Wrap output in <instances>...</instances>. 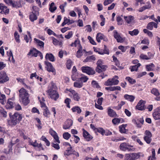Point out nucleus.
Returning a JSON list of instances; mask_svg holds the SVG:
<instances>
[{
  "instance_id": "f257e3e1",
  "label": "nucleus",
  "mask_w": 160,
  "mask_h": 160,
  "mask_svg": "<svg viewBox=\"0 0 160 160\" xmlns=\"http://www.w3.org/2000/svg\"><path fill=\"white\" fill-rule=\"evenodd\" d=\"M10 113L9 115L10 119L8 121V123L9 125L11 127H14L22 119V115L18 112L15 113L13 115Z\"/></svg>"
},
{
  "instance_id": "f03ea898",
  "label": "nucleus",
  "mask_w": 160,
  "mask_h": 160,
  "mask_svg": "<svg viewBox=\"0 0 160 160\" xmlns=\"http://www.w3.org/2000/svg\"><path fill=\"white\" fill-rule=\"evenodd\" d=\"M19 101L24 105H27L29 102V95L27 91L23 88H22L19 91Z\"/></svg>"
},
{
  "instance_id": "7ed1b4c3",
  "label": "nucleus",
  "mask_w": 160,
  "mask_h": 160,
  "mask_svg": "<svg viewBox=\"0 0 160 160\" xmlns=\"http://www.w3.org/2000/svg\"><path fill=\"white\" fill-rule=\"evenodd\" d=\"M50 85L48 90V93L52 99L56 100L59 97L58 93L56 90V86L53 82H51Z\"/></svg>"
},
{
  "instance_id": "20e7f679",
  "label": "nucleus",
  "mask_w": 160,
  "mask_h": 160,
  "mask_svg": "<svg viewBox=\"0 0 160 160\" xmlns=\"http://www.w3.org/2000/svg\"><path fill=\"white\" fill-rule=\"evenodd\" d=\"M71 46L77 47L78 50L77 52V56L80 58L82 55V48L81 45L80 43V41H75L74 43H72L71 44Z\"/></svg>"
},
{
  "instance_id": "39448f33",
  "label": "nucleus",
  "mask_w": 160,
  "mask_h": 160,
  "mask_svg": "<svg viewBox=\"0 0 160 160\" xmlns=\"http://www.w3.org/2000/svg\"><path fill=\"white\" fill-rule=\"evenodd\" d=\"M140 152L130 153L126 154L125 158L126 160H135L139 158L140 157Z\"/></svg>"
},
{
  "instance_id": "423d86ee",
  "label": "nucleus",
  "mask_w": 160,
  "mask_h": 160,
  "mask_svg": "<svg viewBox=\"0 0 160 160\" xmlns=\"http://www.w3.org/2000/svg\"><path fill=\"white\" fill-rule=\"evenodd\" d=\"M81 70L83 72L89 75H94L96 72L94 69L88 66H82L81 68Z\"/></svg>"
},
{
  "instance_id": "0eeeda50",
  "label": "nucleus",
  "mask_w": 160,
  "mask_h": 160,
  "mask_svg": "<svg viewBox=\"0 0 160 160\" xmlns=\"http://www.w3.org/2000/svg\"><path fill=\"white\" fill-rule=\"evenodd\" d=\"M144 133L145 136L143 137L144 140L147 144H149L152 140V134L151 132L148 130H146Z\"/></svg>"
},
{
  "instance_id": "6e6552de",
  "label": "nucleus",
  "mask_w": 160,
  "mask_h": 160,
  "mask_svg": "<svg viewBox=\"0 0 160 160\" xmlns=\"http://www.w3.org/2000/svg\"><path fill=\"white\" fill-rule=\"evenodd\" d=\"M44 63L46 65L47 70L49 72H52L54 75L56 74V70L52 64L48 61H45Z\"/></svg>"
},
{
  "instance_id": "1a4fd4ad",
  "label": "nucleus",
  "mask_w": 160,
  "mask_h": 160,
  "mask_svg": "<svg viewBox=\"0 0 160 160\" xmlns=\"http://www.w3.org/2000/svg\"><path fill=\"white\" fill-rule=\"evenodd\" d=\"M132 146L127 144L125 142L122 143L120 145L119 147L120 150L122 151H125L128 150L129 151H132V149L130 148V147H132Z\"/></svg>"
},
{
  "instance_id": "9d476101",
  "label": "nucleus",
  "mask_w": 160,
  "mask_h": 160,
  "mask_svg": "<svg viewBox=\"0 0 160 160\" xmlns=\"http://www.w3.org/2000/svg\"><path fill=\"white\" fill-rule=\"evenodd\" d=\"M145 101L141 100L138 102L136 107V109L140 111H143L146 109L145 107Z\"/></svg>"
},
{
  "instance_id": "9b49d317",
  "label": "nucleus",
  "mask_w": 160,
  "mask_h": 160,
  "mask_svg": "<svg viewBox=\"0 0 160 160\" xmlns=\"http://www.w3.org/2000/svg\"><path fill=\"white\" fill-rule=\"evenodd\" d=\"M144 122V121L142 117L132 120V122L136 125L137 127L138 128H141L142 125L143 124Z\"/></svg>"
},
{
  "instance_id": "f8f14e48",
  "label": "nucleus",
  "mask_w": 160,
  "mask_h": 160,
  "mask_svg": "<svg viewBox=\"0 0 160 160\" xmlns=\"http://www.w3.org/2000/svg\"><path fill=\"white\" fill-rule=\"evenodd\" d=\"M72 98L75 101H78L80 98L79 95L74 90H71Z\"/></svg>"
},
{
  "instance_id": "ddd939ff",
  "label": "nucleus",
  "mask_w": 160,
  "mask_h": 160,
  "mask_svg": "<svg viewBox=\"0 0 160 160\" xmlns=\"http://www.w3.org/2000/svg\"><path fill=\"white\" fill-rule=\"evenodd\" d=\"M153 118L156 120L160 119V107L157 108L152 113Z\"/></svg>"
},
{
  "instance_id": "4468645a",
  "label": "nucleus",
  "mask_w": 160,
  "mask_h": 160,
  "mask_svg": "<svg viewBox=\"0 0 160 160\" xmlns=\"http://www.w3.org/2000/svg\"><path fill=\"white\" fill-rule=\"evenodd\" d=\"M83 130V136L87 141H90L92 138V137L91 136L89 133L85 130L84 128Z\"/></svg>"
},
{
  "instance_id": "2eb2a0df",
  "label": "nucleus",
  "mask_w": 160,
  "mask_h": 160,
  "mask_svg": "<svg viewBox=\"0 0 160 160\" xmlns=\"http://www.w3.org/2000/svg\"><path fill=\"white\" fill-rule=\"evenodd\" d=\"M0 77L1 80L2 82L3 83L8 80V78L7 76L6 73L4 72L0 73Z\"/></svg>"
},
{
  "instance_id": "dca6fc26",
  "label": "nucleus",
  "mask_w": 160,
  "mask_h": 160,
  "mask_svg": "<svg viewBox=\"0 0 160 160\" xmlns=\"http://www.w3.org/2000/svg\"><path fill=\"white\" fill-rule=\"evenodd\" d=\"M153 27L155 28H157L158 27V24L154 22H150L148 23L146 28L147 30H152L153 29Z\"/></svg>"
},
{
  "instance_id": "f3484780",
  "label": "nucleus",
  "mask_w": 160,
  "mask_h": 160,
  "mask_svg": "<svg viewBox=\"0 0 160 160\" xmlns=\"http://www.w3.org/2000/svg\"><path fill=\"white\" fill-rule=\"evenodd\" d=\"M38 51L36 49L33 48L30 50L27 55L28 56L31 55L32 57H37L38 55Z\"/></svg>"
},
{
  "instance_id": "a211bd4d",
  "label": "nucleus",
  "mask_w": 160,
  "mask_h": 160,
  "mask_svg": "<svg viewBox=\"0 0 160 160\" xmlns=\"http://www.w3.org/2000/svg\"><path fill=\"white\" fill-rule=\"evenodd\" d=\"M0 9L2 11L0 12L1 13H2V12L4 13L8 14L9 12V9L7 8V6L3 5V4H0Z\"/></svg>"
},
{
  "instance_id": "6ab92c4d",
  "label": "nucleus",
  "mask_w": 160,
  "mask_h": 160,
  "mask_svg": "<svg viewBox=\"0 0 160 160\" xmlns=\"http://www.w3.org/2000/svg\"><path fill=\"white\" fill-rule=\"evenodd\" d=\"M107 65H103L100 66V67H96L95 68V71L97 72L100 73L106 71L108 68Z\"/></svg>"
},
{
  "instance_id": "aec40b11",
  "label": "nucleus",
  "mask_w": 160,
  "mask_h": 160,
  "mask_svg": "<svg viewBox=\"0 0 160 160\" xmlns=\"http://www.w3.org/2000/svg\"><path fill=\"white\" fill-rule=\"evenodd\" d=\"M108 115L111 117H115L118 116L116 112L111 108H108Z\"/></svg>"
},
{
  "instance_id": "412c9836",
  "label": "nucleus",
  "mask_w": 160,
  "mask_h": 160,
  "mask_svg": "<svg viewBox=\"0 0 160 160\" xmlns=\"http://www.w3.org/2000/svg\"><path fill=\"white\" fill-rule=\"evenodd\" d=\"M64 155L66 158L65 160H69L70 158V148L68 147L64 152Z\"/></svg>"
},
{
  "instance_id": "4be33fe9",
  "label": "nucleus",
  "mask_w": 160,
  "mask_h": 160,
  "mask_svg": "<svg viewBox=\"0 0 160 160\" xmlns=\"http://www.w3.org/2000/svg\"><path fill=\"white\" fill-rule=\"evenodd\" d=\"M105 89L107 91H113L115 90L120 91L121 88L120 86H113L109 87H105Z\"/></svg>"
},
{
  "instance_id": "5701e85b",
  "label": "nucleus",
  "mask_w": 160,
  "mask_h": 160,
  "mask_svg": "<svg viewBox=\"0 0 160 160\" xmlns=\"http://www.w3.org/2000/svg\"><path fill=\"white\" fill-rule=\"evenodd\" d=\"M45 58L46 59L49 60L51 62H54L55 60V58L52 54L47 53L46 54Z\"/></svg>"
},
{
  "instance_id": "b1692460",
  "label": "nucleus",
  "mask_w": 160,
  "mask_h": 160,
  "mask_svg": "<svg viewBox=\"0 0 160 160\" xmlns=\"http://www.w3.org/2000/svg\"><path fill=\"white\" fill-rule=\"evenodd\" d=\"M124 98L126 100H127L130 102H133L135 98V97L133 96L129 95L127 94H126L124 95Z\"/></svg>"
},
{
  "instance_id": "393cba45",
  "label": "nucleus",
  "mask_w": 160,
  "mask_h": 160,
  "mask_svg": "<svg viewBox=\"0 0 160 160\" xmlns=\"http://www.w3.org/2000/svg\"><path fill=\"white\" fill-rule=\"evenodd\" d=\"M22 0H20L16 2H13L12 6L14 8H19L22 7L21 4V2H22Z\"/></svg>"
},
{
  "instance_id": "a878e982",
  "label": "nucleus",
  "mask_w": 160,
  "mask_h": 160,
  "mask_svg": "<svg viewBox=\"0 0 160 160\" xmlns=\"http://www.w3.org/2000/svg\"><path fill=\"white\" fill-rule=\"evenodd\" d=\"M141 65V64L140 63H138L136 65L130 66L129 68V69L132 72L134 71H137L138 70L139 67Z\"/></svg>"
},
{
  "instance_id": "bb28decb",
  "label": "nucleus",
  "mask_w": 160,
  "mask_h": 160,
  "mask_svg": "<svg viewBox=\"0 0 160 160\" xmlns=\"http://www.w3.org/2000/svg\"><path fill=\"white\" fill-rule=\"evenodd\" d=\"M13 140H12L10 142L9 145H8V151H6L5 150H4V152L6 153H8L10 152H11L12 150V147L14 145V143H13Z\"/></svg>"
},
{
  "instance_id": "cd10ccee",
  "label": "nucleus",
  "mask_w": 160,
  "mask_h": 160,
  "mask_svg": "<svg viewBox=\"0 0 160 160\" xmlns=\"http://www.w3.org/2000/svg\"><path fill=\"white\" fill-rule=\"evenodd\" d=\"M119 78L118 77V76L115 75L113 78L111 79L113 85H118L119 82V81L118 79Z\"/></svg>"
},
{
  "instance_id": "c85d7f7f",
  "label": "nucleus",
  "mask_w": 160,
  "mask_h": 160,
  "mask_svg": "<svg viewBox=\"0 0 160 160\" xmlns=\"http://www.w3.org/2000/svg\"><path fill=\"white\" fill-rule=\"evenodd\" d=\"M96 60V58L94 55H92L88 57L84 60L85 62H90L94 61Z\"/></svg>"
},
{
  "instance_id": "c756f323",
  "label": "nucleus",
  "mask_w": 160,
  "mask_h": 160,
  "mask_svg": "<svg viewBox=\"0 0 160 160\" xmlns=\"http://www.w3.org/2000/svg\"><path fill=\"white\" fill-rule=\"evenodd\" d=\"M113 36L116 40H122V37L116 30H114L113 31Z\"/></svg>"
},
{
  "instance_id": "7c9ffc66",
  "label": "nucleus",
  "mask_w": 160,
  "mask_h": 160,
  "mask_svg": "<svg viewBox=\"0 0 160 160\" xmlns=\"http://www.w3.org/2000/svg\"><path fill=\"white\" fill-rule=\"evenodd\" d=\"M127 126V124H123L120 126L119 127L120 132L121 133H125L126 132L125 128Z\"/></svg>"
},
{
  "instance_id": "2f4dec72",
  "label": "nucleus",
  "mask_w": 160,
  "mask_h": 160,
  "mask_svg": "<svg viewBox=\"0 0 160 160\" xmlns=\"http://www.w3.org/2000/svg\"><path fill=\"white\" fill-rule=\"evenodd\" d=\"M151 93L156 97L160 95L158 89L153 88L151 91Z\"/></svg>"
},
{
  "instance_id": "473e14b6",
  "label": "nucleus",
  "mask_w": 160,
  "mask_h": 160,
  "mask_svg": "<svg viewBox=\"0 0 160 160\" xmlns=\"http://www.w3.org/2000/svg\"><path fill=\"white\" fill-rule=\"evenodd\" d=\"M14 103L13 102L8 100L5 107L7 109H10L13 108Z\"/></svg>"
},
{
  "instance_id": "72a5a7b5",
  "label": "nucleus",
  "mask_w": 160,
  "mask_h": 160,
  "mask_svg": "<svg viewBox=\"0 0 160 160\" xmlns=\"http://www.w3.org/2000/svg\"><path fill=\"white\" fill-rule=\"evenodd\" d=\"M57 9V7L55 6V3L53 2H52L50 5L49 10L52 12H53Z\"/></svg>"
},
{
  "instance_id": "f704fd0d",
  "label": "nucleus",
  "mask_w": 160,
  "mask_h": 160,
  "mask_svg": "<svg viewBox=\"0 0 160 160\" xmlns=\"http://www.w3.org/2000/svg\"><path fill=\"white\" fill-rule=\"evenodd\" d=\"M72 111L73 112H77L78 114L82 112V110L78 106H75L72 108Z\"/></svg>"
},
{
  "instance_id": "c9c22d12",
  "label": "nucleus",
  "mask_w": 160,
  "mask_h": 160,
  "mask_svg": "<svg viewBox=\"0 0 160 160\" xmlns=\"http://www.w3.org/2000/svg\"><path fill=\"white\" fill-rule=\"evenodd\" d=\"M37 17L36 14L33 12H32L30 13L29 16V19L32 22H33L37 20Z\"/></svg>"
},
{
  "instance_id": "e433bc0d",
  "label": "nucleus",
  "mask_w": 160,
  "mask_h": 160,
  "mask_svg": "<svg viewBox=\"0 0 160 160\" xmlns=\"http://www.w3.org/2000/svg\"><path fill=\"white\" fill-rule=\"evenodd\" d=\"M79 74L78 72L72 73V75L71 78L73 81H77L78 80Z\"/></svg>"
},
{
  "instance_id": "4c0bfd02",
  "label": "nucleus",
  "mask_w": 160,
  "mask_h": 160,
  "mask_svg": "<svg viewBox=\"0 0 160 160\" xmlns=\"http://www.w3.org/2000/svg\"><path fill=\"white\" fill-rule=\"evenodd\" d=\"M105 36L101 33H98L96 36V40H104L105 39Z\"/></svg>"
},
{
  "instance_id": "58836bf2",
  "label": "nucleus",
  "mask_w": 160,
  "mask_h": 160,
  "mask_svg": "<svg viewBox=\"0 0 160 160\" xmlns=\"http://www.w3.org/2000/svg\"><path fill=\"white\" fill-rule=\"evenodd\" d=\"M133 19V17L132 16H130L128 17H124V19L128 23H131Z\"/></svg>"
},
{
  "instance_id": "ea45409f",
  "label": "nucleus",
  "mask_w": 160,
  "mask_h": 160,
  "mask_svg": "<svg viewBox=\"0 0 160 160\" xmlns=\"http://www.w3.org/2000/svg\"><path fill=\"white\" fill-rule=\"evenodd\" d=\"M88 79V78L86 76H84L79 78L78 81L81 82H86Z\"/></svg>"
},
{
  "instance_id": "a19ab883",
  "label": "nucleus",
  "mask_w": 160,
  "mask_h": 160,
  "mask_svg": "<svg viewBox=\"0 0 160 160\" xmlns=\"http://www.w3.org/2000/svg\"><path fill=\"white\" fill-rule=\"evenodd\" d=\"M105 130L102 128H97L96 131V133L98 132L100 133L102 135L104 136L105 134Z\"/></svg>"
},
{
  "instance_id": "79ce46f5",
  "label": "nucleus",
  "mask_w": 160,
  "mask_h": 160,
  "mask_svg": "<svg viewBox=\"0 0 160 160\" xmlns=\"http://www.w3.org/2000/svg\"><path fill=\"white\" fill-rule=\"evenodd\" d=\"M74 87L78 88H80L83 86V83L80 82H75L74 83Z\"/></svg>"
},
{
  "instance_id": "37998d69",
  "label": "nucleus",
  "mask_w": 160,
  "mask_h": 160,
  "mask_svg": "<svg viewBox=\"0 0 160 160\" xmlns=\"http://www.w3.org/2000/svg\"><path fill=\"white\" fill-rule=\"evenodd\" d=\"M70 120H67L65 122V124L63 125V128L64 129H69L70 128V124H69Z\"/></svg>"
},
{
  "instance_id": "c03bdc74",
  "label": "nucleus",
  "mask_w": 160,
  "mask_h": 160,
  "mask_svg": "<svg viewBox=\"0 0 160 160\" xmlns=\"http://www.w3.org/2000/svg\"><path fill=\"white\" fill-rule=\"evenodd\" d=\"M53 44L55 46H58L61 47L62 45V41H53Z\"/></svg>"
},
{
  "instance_id": "a18cd8bd",
  "label": "nucleus",
  "mask_w": 160,
  "mask_h": 160,
  "mask_svg": "<svg viewBox=\"0 0 160 160\" xmlns=\"http://www.w3.org/2000/svg\"><path fill=\"white\" fill-rule=\"evenodd\" d=\"M126 79L131 84H133L136 82V81L135 79H134L130 77H127L126 78Z\"/></svg>"
},
{
  "instance_id": "49530a36",
  "label": "nucleus",
  "mask_w": 160,
  "mask_h": 160,
  "mask_svg": "<svg viewBox=\"0 0 160 160\" xmlns=\"http://www.w3.org/2000/svg\"><path fill=\"white\" fill-rule=\"evenodd\" d=\"M139 33V31L138 29H135L132 31H129V33L132 36L137 35Z\"/></svg>"
},
{
  "instance_id": "de8ad7c7",
  "label": "nucleus",
  "mask_w": 160,
  "mask_h": 160,
  "mask_svg": "<svg viewBox=\"0 0 160 160\" xmlns=\"http://www.w3.org/2000/svg\"><path fill=\"white\" fill-rule=\"evenodd\" d=\"M112 122L113 124L114 125H118L120 123V121L119 118H114L112 120Z\"/></svg>"
},
{
  "instance_id": "09e8293b",
  "label": "nucleus",
  "mask_w": 160,
  "mask_h": 160,
  "mask_svg": "<svg viewBox=\"0 0 160 160\" xmlns=\"http://www.w3.org/2000/svg\"><path fill=\"white\" fill-rule=\"evenodd\" d=\"M92 85L94 88H100V86L98 84V83L95 81L93 80L92 81Z\"/></svg>"
},
{
  "instance_id": "8fccbe9b",
  "label": "nucleus",
  "mask_w": 160,
  "mask_h": 160,
  "mask_svg": "<svg viewBox=\"0 0 160 160\" xmlns=\"http://www.w3.org/2000/svg\"><path fill=\"white\" fill-rule=\"evenodd\" d=\"M35 43L41 48H43L44 43L41 41H35Z\"/></svg>"
},
{
  "instance_id": "3c124183",
  "label": "nucleus",
  "mask_w": 160,
  "mask_h": 160,
  "mask_svg": "<svg viewBox=\"0 0 160 160\" xmlns=\"http://www.w3.org/2000/svg\"><path fill=\"white\" fill-rule=\"evenodd\" d=\"M43 109V115L46 117H48V115L50 114V112L48 108H44Z\"/></svg>"
},
{
  "instance_id": "603ef678",
  "label": "nucleus",
  "mask_w": 160,
  "mask_h": 160,
  "mask_svg": "<svg viewBox=\"0 0 160 160\" xmlns=\"http://www.w3.org/2000/svg\"><path fill=\"white\" fill-rule=\"evenodd\" d=\"M36 146L35 147V148H38V150L39 151L42 150H44V148L42 146V145L41 143L38 144L37 143Z\"/></svg>"
},
{
  "instance_id": "864d4df0",
  "label": "nucleus",
  "mask_w": 160,
  "mask_h": 160,
  "mask_svg": "<svg viewBox=\"0 0 160 160\" xmlns=\"http://www.w3.org/2000/svg\"><path fill=\"white\" fill-rule=\"evenodd\" d=\"M117 24L119 25H122L123 23V20L120 16H118L117 18Z\"/></svg>"
},
{
  "instance_id": "5fc2aeb1",
  "label": "nucleus",
  "mask_w": 160,
  "mask_h": 160,
  "mask_svg": "<svg viewBox=\"0 0 160 160\" xmlns=\"http://www.w3.org/2000/svg\"><path fill=\"white\" fill-rule=\"evenodd\" d=\"M28 139L29 140L28 141L29 144L35 147L36 146V144L37 143V140H35L34 142H33L30 138H28Z\"/></svg>"
},
{
  "instance_id": "6e6d98bb",
  "label": "nucleus",
  "mask_w": 160,
  "mask_h": 160,
  "mask_svg": "<svg viewBox=\"0 0 160 160\" xmlns=\"http://www.w3.org/2000/svg\"><path fill=\"white\" fill-rule=\"evenodd\" d=\"M143 32L144 33L147 34V35L150 37H152L153 36L152 32L148 30L147 29H143Z\"/></svg>"
},
{
  "instance_id": "4d7b16f0",
  "label": "nucleus",
  "mask_w": 160,
  "mask_h": 160,
  "mask_svg": "<svg viewBox=\"0 0 160 160\" xmlns=\"http://www.w3.org/2000/svg\"><path fill=\"white\" fill-rule=\"evenodd\" d=\"M7 55L8 57H9V59H10V58L11 57H12V61L13 62H14L15 60L13 58V56L12 53L11 51L10 50L9 52H7Z\"/></svg>"
},
{
  "instance_id": "13d9d810",
  "label": "nucleus",
  "mask_w": 160,
  "mask_h": 160,
  "mask_svg": "<svg viewBox=\"0 0 160 160\" xmlns=\"http://www.w3.org/2000/svg\"><path fill=\"white\" fill-rule=\"evenodd\" d=\"M28 35H25L24 37V39L25 40H29L31 39V35L30 32L29 31H27Z\"/></svg>"
},
{
  "instance_id": "bf43d9fd",
  "label": "nucleus",
  "mask_w": 160,
  "mask_h": 160,
  "mask_svg": "<svg viewBox=\"0 0 160 160\" xmlns=\"http://www.w3.org/2000/svg\"><path fill=\"white\" fill-rule=\"evenodd\" d=\"M140 58L141 59L143 60H149L150 59V58L148 57L147 55L142 54L140 56Z\"/></svg>"
},
{
  "instance_id": "052dcab7",
  "label": "nucleus",
  "mask_w": 160,
  "mask_h": 160,
  "mask_svg": "<svg viewBox=\"0 0 160 160\" xmlns=\"http://www.w3.org/2000/svg\"><path fill=\"white\" fill-rule=\"evenodd\" d=\"M63 137L64 139L68 140L70 137V134L68 132H64L63 134Z\"/></svg>"
},
{
  "instance_id": "680f3d73",
  "label": "nucleus",
  "mask_w": 160,
  "mask_h": 160,
  "mask_svg": "<svg viewBox=\"0 0 160 160\" xmlns=\"http://www.w3.org/2000/svg\"><path fill=\"white\" fill-rule=\"evenodd\" d=\"M105 85L107 86L112 85L113 83H112L111 79L109 78L108 79L107 81H106L104 84Z\"/></svg>"
},
{
  "instance_id": "e2e57ef3",
  "label": "nucleus",
  "mask_w": 160,
  "mask_h": 160,
  "mask_svg": "<svg viewBox=\"0 0 160 160\" xmlns=\"http://www.w3.org/2000/svg\"><path fill=\"white\" fill-rule=\"evenodd\" d=\"M98 52L99 54L101 55H103L104 54H109L108 51L105 49L103 51L101 50L100 51H98Z\"/></svg>"
},
{
  "instance_id": "0e129e2a",
  "label": "nucleus",
  "mask_w": 160,
  "mask_h": 160,
  "mask_svg": "<svg viewBox=\"0 0 160 160\" xmlns=\"http://www.w3.org/2000/svg\"><path fill=\"white\" fill-rule=\"evenodd\" d=\"M73 155H75L76 157H78L79 153L75 151H73L72 147L71 146V156H72Z\"/></svg>"
},
{
  "instance_id": "69168bd1",
  "label": "nucleus",
  "mask_w": 160,
  "mask_h": 160,
  "mask_svg": "<svg viewBox=\"0 0 160 160\" xmlns=\"http://www.w3.org/2000/svg\"><path fill=\"white\" fill-rule=\"evenodd\" d=\"M0 113L4 117L6 118L7 117V112L3 109H0Z\"/></svg>"
},
{
  "instance_id": "338daca9",
  "label": "nucleus",
  "mask_w": 160,
  "mask_h": 160,
  "mask_svg": "<svg viewBox=\"0 0 160 160\" xmlns=\"http://www.w3.org/2000/svg\"><path fill=\"white\" fill-rule=\"evenodd\" d=\"M70 19H68L67 18L65 17L64 18V21L62 24V26H63L66 24L68 23V22H69Z\"/></svg>"
},
{
  "instance_id": "774afa93",
  "label": "nucleus",
  "mask_w": 160,
  "mask_h": 160,
  "mask_svg": "<svg viewBox=\"0 0 160 160\" xmlns=\"http://www.w3.org/2000/svg\"><path fill=\"white\" fill-rule=\"evenodd\" d=\"M102 64L103 62L102 60L101 59L98 60L96 63L97 67L100 68V66L103 65H102Z\"/></svg>"
}]
</instances>
